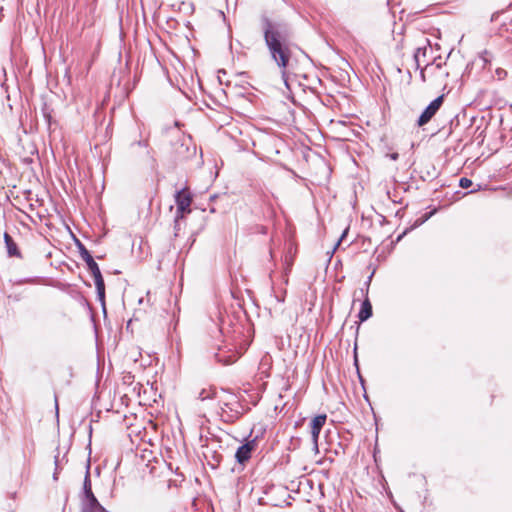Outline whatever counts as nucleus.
Returning a JSON list of instances; mask_svg holds the SVG:
<instances>
[{"label":"nucleus","mask_w":512,"mask_h":512,"mask_svg":"<svg viewBox=\"0 0 512 512\" xmlns=\"http://www.w3.org/2000/svg\"><path fill=\"white\" fill-rule=\"evenodd\" d=\"M262 26L269 53L281 69V75L286 81L287 68L291 59L288 29L285 24L271 21L268 18L263 19Z\"/></svg>","instance_id":"f257e3e1"},{"label":"nucleus","mask_w":512,"mask_h":512,"mask_svg":"<svg viewBox=\"0 0 512 512\" xmlns=\"http://www.w3.org/2000/svg\"><path fill=\"white\" fill-rule=\"evenodd\" d=\"M80 256H81L82 260L85 261V263L87 264L88 269L94 278L95 286L97 289L98 299L102 304H104V302H105V284H104V279L102 277L100 268H99L98 264L95 262L92 255L89 253V251L83 245H80Z\"/></svg>","instance_id":"f03ea898"},{"label":"nucleus","mask_w":512,"mask_h":512,"mask_svg":"<svg viewBox=\"0 0 512 512\" xmlns=\"http://www.w3.org/2000/svg\"><path fill=\"white\" fill-rule=\"evenodd\" d=\"M220 409L222 418L229 423L236 421L243 414V406L234 395H231L228 401L222 402Z\"/></svg>","instance_id":"7ed1b4c3"},{"label":"nucleus","mask_w":512,"mask_h":512,"mask_svg":"<svg viewBox=\"0 0 512 512\" xmlns=\"http://www.w3.org/2000/svg\"><path fill=\"white\" fill-rule=\"evenodd\" d=\"M175 202L177 206L176 220L183 218L186 213H190V205L192 202L191 195L188 190L182 189L175 194Z\"/></svg>","instance_id":"20e7f679"},{"label":"nucleus","mask_w":512,"mask_h":512,"mask_svg":"<svg viewBox=\"0 0 512 512\" xmlns=\"http://www.w3.org/2000/svg\"><path fill=\"white\" fill-rule=\"evenodd\" d=\"M443 101L444 95H440L436 99H434L419 116L417 125L419 127L426 125L440 109V107L443 104Z\"/></svg>","instance_id":"39448f33"},{"label":"nucleus","mask_w":512,"mask_h":512,"mask_svg":"<svg viewBox=\"0 0 512 512\" xmlns=\"http://www.w3.org/2000/svg\"><path fill=\"white\" fill-rule=\"evenodd\" d=\"M240 355V352L225 346L223 348H219L218 352L215 354V358L219 363L230 365L236 362Z\"/></svg>","instance_id":"423d86ee"},{"label":"nucleus","mask_w":512,"mask_h":512,"mask_svg":"<svg viewBox=\"0 0 512 512\" xmlns=\"http://www.w3.org/2000/svg\"><path fill=\"white\" fill-rule=\"evenodd\" d=\"M255 448H256L255 440H250V441L246 442L245 444L241 445L240 447H238V449L235 453V458H236L237 462L240 464L246 463L251 458V454L255 450Z\"/></svg>","instance_id":"0eeeda50"},{"label":"nucleus","mask_w":512,"mask_h":512,"mask_svg":"<svg viewBox=\"0 0 512 512\" xmlns=\"http://www.w3.org/2000/svg\"><path fill=\"white\" fill-rule=\"evenodd\" d=\"M296 254V248L292 244H289L287 247V251L283 260V270L285 274V283L288 282V274L291 272L293 264H294V257Z\"/></svg>","instance_id":"6e6552de"},{"label":"nucleus","mask_w":512,"mask_h":512,"mask_svg":"<svg viewBox=\"0 0 512 512\" xmlns=\"http://www.w3.org/2000/svg\"><path fill=\"white\" fill-rule=\"evenodd\" d=\"M90 465H87L84 482H83V495L81 498L82 501H94L96 499L94 493L92 492V485H91V479H90Z\"/></svg>","instance_id":"1a4fd4ad"},{"label":"nucleus","mask_w":512,"mask_h":512,"mask_svg":"<svg viewBox=\"0 0 512 512\" xmlns=\"http://www.w3.org/2000/svg\"><path fill=\"white\" fill-rule=\"evenodd\" d=\"M4 241H5L8 255L10 257L21 258V253L17 247V244L14 242V240L8 233H4Z\"/></svg>","instance_id":"9d476101"},{"label":"nucleus","mask_w":512,"mask_h":512,"mask_svg":"<svg viewBox=\"0 0 512 512\" xmlns=\"http://www.w3.org/2000/svg\"><path fill=\"white\" fill-rule=\"evenodd\" d=\"M82 512H107L105 508L98 502L97 498L94 501H82Z\"/></svg>","instance_id":"9b49d317"},{"label":"nucleus","mask_w":512,"mask_h":512,"mask_svg":"<svg viewBox=\"0 0 512 512\" xmlns=\"http://www.w3.org/2000/svg\"><path fill=\"white\" fill-rule=\"evenodd\" d=\"M372 316V305L368 298H366L361 305L358 318L361 322L368 320Z\"/></svg>","instance_id":"f8f14e48"},{"label":"nucleus","mask_w":512,"mask_h":512,"mask_svg":"<svg viewBox=\"0 0 512 512\" xmlns=\"http://www.w3.org/2000/svg\"><path fill=\"white\" fill-rule=\"evenodd\" d=\"M327 420L326 414H320L311 420L310 428L321 431Z\"/></svg>","instance_id":"ddd939ff"},{"label":"nucleus","mask_w":512,"mask_h":512,"mask_svg":"<svg viewBox=\"0 0 512 512\" xmlns=\"http://www.w3.org/2000/svg\"><path fill=\"white\" fill-rule=\"evenodd\" d=\"M428 47L425 45L423 47H418L414 53V61L416 64V68H420L421 59L426 57Z\"/></svg>","instance_id":"4468645a"},{"label":"nucleus","mask_w":512,"mask_h":512,"mask_svg":"<svg viewBox=\"0 0 512 512\" xmlns=\"http://www.w3.org/2000/svg\"><path fill=\"white\" fill-rule=\"evenodd\" d=\"M321 431L311 428V437L313 442V448L315 452H318V438Z\"/></svg>","instance_id":"2eb2a0df"},{"label":"nucleus","mask_w":512,"mask_h":512,"mask_svg":"<svg viewBox=\"0 0 512 512\" xmlns=\"http://www.w3.org/2000/svg\"><path fill=\"white\" fill-rule=\"evenodd\" d=\"M480 58L482 59V61L484 62V65L486 66L487 64H489L492 60V53L488 50H484L481 54H480Z\"/></svg>","instance_id":"dca6fc26"},{"label":"nucleus","mask_w":512,"mask_h":512,"mask_svg":"<svg viewBox=\"0 0 512 512\" xmlns=\"http://www.w3.org/2000/svg\"><path fill=\"white\" fill-rule=\"evenodd\" d=\"M507 71L503 68H497L495 70V74H494V77L497 79V80H504L506 77H507Z\"/></svg>","instance_id":"f3484780"},{"label":"nucleus","mask_w":512,"mask_h":512,"mask_svg":"<svg viewBox=\"0 0 512 512\" xmlns=\"http://www.w3.org/2000/svg\"><path fill=\"white\" fill-rule=\"evenodd\" d=\"M459 186L463 189L469 188L472 186V181L466 177H463L459 180Z\"/></svg>","instance_id":"a211bd4d"},{"label":"nucleus","mask_w":512,"mask_h":512,"mask_svg":"<svg viewBox=\"0 0 512 512\" xmlns=\"http://www.w3.org/2000/svg\"><path fill=\"white\" fill-rule=\"evenodd\" d=\"M210 397H211L210 393L206 392L205 390H202V391L199 393V398H200L201 400H205V399H208V398H210Z\"/></svg>","instance_id":"6ab92c4d"},{"label":"nucleus","mask_w":512,"mask_h":512,"mask_svg":"<svg viewBox=\"0 0 512 512\" xmlns=\"http://www.w3.org/2000/svg\"><path fill=\"white\" fill-rule=\"evenodd\" d=\"M397 158H398V154L397 153L391 154V159L396 160Z\"/></svg>","instance_id":"aec40b11"},{"label":"nucleus","mask_w":512,"mask_h":512,"mask_svg":"<svg viewBox=\"0 0 512 512\" xmlns=\"http://www.w3.org/2000/svg\"><path fill=\"white\" fill-rule=\"evenodd\" d=\"M420 75H421L422 80H423V81H425V73H424V70H421V74H420Z\"/></svg>","instance_id":"412c9836"},{"label":"nucleus","mask_w":512,"mask_h":512,"mask_svg":"<svg viewBox=\"0 0 512 512\" xmlns=\"http://www.w3.org/2000/svg\"><path fill=\"white\" fill-rule=\"evenodd\" d=\"M55 462L57 463V459L55 460ZM57 473H58V472H57V469H56V470H55V472H54V475H53V477H54V479H55V480H57Z\"/></svg>","instance_id":"4be33fe9"},{"label":"nucleus","mask_w":512,"mask_h":512,"mask_svg":"<svg viewBox=\"0 0 512 512\" xmlns=\"http://www.w3.org/2000/svg\"><path fill=\"white\" fill-rule=\"evenodd\" d=\"M137 144H138L139 146H142V145H143V146H145V143H144V142H142V141H138V142H137Z\"/></svg>","instance_id":"5701e85b"}]
</instances>
